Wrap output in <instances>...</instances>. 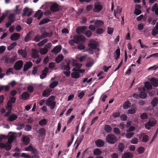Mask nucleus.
<instances>
[{
	"instance_id": "obj_2",
	"label": "nucleus",
	"mask_w": 158,
	"mask_h": 158,
	"mask_svg": "<svg viewBox=\"0 0 158 158\" xmlns=\"http://www.w3.org/2000/svg\"><path fill=\"white\" fill-rule=\"evenodd\" d=\"M152 88V86L150 82L148 81L145 82L144 86L143 88V91H141L139 93V97L142 99L145 98L147 97V94L144 91L148 93L149 90Z\"/></svg>"
},
{
	"instance_id": "obj_29",
	"label": "nucleus",
	"mask_w": 158,
	"mask_h": 158,
	"mask_svg": "<svg viewBox=\"0 0 158 158\" xmlns=\"http://www.w3.org/2000/svg\"><path fill=\"white\" fill-rule=\"evenodd\" d=\"M125 149L124 145L122 143H119L118 145V150L120 152H123Z\"/></svg>"
},
{
	"instance_id": "obj_39",
	"label": "nucleus",
	"mask_w": 158,
	"mask_h": 158,
	"mask_svg": "<svg viewBox=\"0 0 158 158\" xmlns=\"http://www.w3.org/2000/svg\"><path fill=\"white\" fill-rule=\"evenodd\" d=\"M15 15L14 14H11L10 15L8 18V21H11V22H14V19L15 18Z\"/></svg>"
},
{
	"instance_id": "obj_33",
	"label": "nucleus",
	"mask_w": 158,
	"mask_h": 158,
	"mask_svg": "<svg viewBox=\"0 0 158 158\" xmlns=\"http://www.w3.org/2000/svg\"><path fill=\"white\" fill-rule=\"evenodd\" d=\"M133 157L132 154L130 152H126L123 153L122 158H132Z\"/></svg>"
},
{
	"instance_id": "obj_22",
	"label": "nucleus",
	"mask_w": 158,
	"mask_h": 158,
	"mask_svg": "<svg viewBox=\"0 0 158 158\" xmlns=\"http://www.w3.org/2000/svg\"><path fill=\"white\" fill-rule=\"evenodd\" d=\"M96 145L98 147H101L104 145V142L102 139H98L95 142Z\"/></svg>"
},
{
	"instance_id": "obj_27",
	"label": "nucleus",
	"mask_w": 158,
	"mask_h": 158,
	"mask_svg": "<svg viewBox=\"0 0 158 158\" xmlns=\"http://www.w3.org/2000/svg\"><path fill=\"white\" fill-rule=\"evenodd\" d=\"M43 15V13L41 11V10H38L34 15L35 17H37L38 19H40Z\"/></svg>"
},
{
	"instance_id": "obj_32",
	"label": "nucleus",
	"mask_w": 158,
	"mask_h": 158,
	"mask_svg": "<svg viewBox=\"0 0 158 158\" xmlns=\"http://www.w3.org/2000/svg\"><path fill=\"white\" fill-rule=\"evenodd\" d=\"M63 58L64 56L60 54L56 57L55 59V61L57 63H60L62 61Z\"/></svg>"
},
{
	"instance_id": "obj_11",
	"label": "nucleus",
	"mask_w": 158,
	"mask_h": 158,
	"mask_svg": "<svg viewBox=\"0 0 158 158\" xmlns=\"http://www.w3.org/2000/svg\"><path fill=\"white\" fill-rule=\"evenodd\" d=\"M16 60V57L13 56L11 58L6 57L4 60L5 63H6L13 64Z\"/></svg>"
},
{
	"instance_id": "obj_44",
	"label": "nucleus",
	"mask_w": 158,
	"mask_h": 158,
	"mask_svg": "<svg viewBox=\"0 0 158 158\" xmlns=\"http://www.w3.org/2000/svg\"><path fill=\"white\" fill-rule=\"evenodd\" d=\"M31 33L29 32L26 35L24 41L26 42H27L30 40H31Z\"/></svg>"
},
{
	"instance_id": "obj_19",
	"label": "nucleus",
	"mask_w": 158,
	"mask_h": 158,
	"mask_svg": "<svg viewBox=\"0 0 158 158\" xmlns=\"http://www.w3.org/2000/svg\"><path fill=\"white\" fill-rule=\"evenodd\" d=\"M50 10L52 12L57 11L59 10V6L57 4H53L50 6Z\"/></svg>"
},
{
	"instance_id": "obj_46",
	"label": "nucleus",
	"mask_w": 158,
	"mask_h": 158,
	"mask_svg": "<svg viewBox=\"0 0 158 158\" xmlns=\"http://www.w3.org/2000/svg\"><path fill=\"white\" fill-rule=\"evenodd\" d=\"M40 36L39 35H36L33 40V41L35 42H38L40 40H41Z\"/></svg>"
},
{
	"instance_id": "obj_12",
	"label": "nucleus",
	"mask_w": 158,
	"mask_h": 158,
	"mask_svg": "<svg viewBox=\"0 0 158 158\" xmlns=\"http://www.w3.org/2000/svg\"><path fill=\"white\" fill-rule=\"evenodd\" d=\"M23 11V12L22 14L23 16L27 15V16L29 17L31 15L32 12L31 10H29L27 7L24 8Z\"/></svg>"
},
{
	"instance_id": "obj_62",
	"label": "nucleus",
	"mask_w": 158,
	"mask_h": 158,
	"mask_svg": "<svg viewBox=\"0 0 158 158\" xmlns=\"http://www.w3.org/2000/svg\"><path fill=\"white\" fill-rule=\"evenodd\" d=\"M113 131L117 135L119 134L120 133V130L118 128H114Z\"/></svg>"
},
{
	"instance_id": "obj_20",
	"label": "nucleus",
	"mask_w": 158,
	"mask_h": 158,
	"mask_svg": "<svg viewBox=\"0 0 158 158\" xmlns=\"http://www.w3.org/2000/svg\"><path fill=\"white\" fill-rule=\"evenodd\" d=\"M104 24L103 21L97 20L94 23V25L96 28H98L102 27Z\"/></svg>"
},
{
	"instance_id": "obj_37",
	"label": "nucleus",
	"mask_w": 158,
	"mask_h": 158,
	"mask_svg": "<svg viewBox=\"0 0 158 158\" xmlns=\"http://www.w3.org/2000/svg\"><path fill=\"white\" fill-rule=\"evenodd\" d=\"M58 84V82L57 81H54L51 82L50 85L49 87L52 89H53L56 87Z\"/></svg>"
},
{
	"instance_id": "obj_5",
	"label": "nucleus",
	"mask_w": 158,
	"mask_h": 158,
	"mask_svg": "<svg viewBox=\"0 0 158 158\" xmlns=\"http://www.w3.org/2000/svg\"><path fill=\"white\" fill-rule=\"evenodd\" d=\"M106 141L110 144L115 143L117 141L116 137L112 134H109L106 137Z\"/></svg>"
},
{
	"instance_id": "obj_26",
	"label": "nucleus",
	"mask_w": 158,
	"mask_h": 158,
	"mask_svg": "<svg viewBox=\"0 0 158 158\" xmlns=\"http://www.w3.org/2000/svg\"><path fill=\"white\" fill-rule=\"evenodd\" d=\"M152 85L154 87L158 86V80L157 78H152L150 80Z\"/></svg>"
},
{
	"instance_id": "obj_31",
	"label": "nucleus",
	"mask_w": 158,
	"mask_h": 158,
	"mask_svg": "<svg viewBox=\"0 0 158 158\" xmlns=\"http://www.w3.org/2000/svg\"><path fill=\"white\" fill-rule=\"evenodd\" d=\"M18 117V116L14 114H12L9 116L8 121L10 122L16 120Z\"/></svg>"
},
{
	"instance_id": "obj_30",
	"label": "nucleus",
	"mask_w": 158,
	"mask_h": 158,
	"mask_svg": "<svg viewBox=\"0 0 158 158\" xmlns=\"http://www.w3.org/2000/svg\"><path fill=\"white\" fill-rule=\"evenodd\" d=\"M151 10L152 11H155L156 15H158V6L157 3H155L152 8Z\"/></svg>"
},
{
	"instance_id": "obj_59",
	"label": "nucleus",
	"mask_w": 158,
	"mask_h": 158,
	"mask_svg": "<svg viewBox=\"0 0 158 158\" xmlns=\"http://www.w3.org/2000/svg\"><path fill=\"white\" fill-rule=\"evenodd\" d=\"M104 31V30L102 28H98L96 30V33L99 34L102 33Z\"/></svg>"
},
{
	"instance_id": "obj_1",
	"label": "nucleus",
	"mask_w": 158,
	"mask_h": 158,
	"mask_svg": "<svg viewBox=\"0 0 158 158\" xmlns=\"http://www.w3.org/2000/svg\"><path fill=\"white\" fill-rule=\"evenodd\" d=\"M85 36L82 35L74 36V39L73 40L74 42L75 43L78 44L77 46V49L80 50L85 49V47L83 43L85 42Z\"/></svg>"
},
{
	"instance_id": "obj_41",
	"label": "nucleus",
	"mask_w": 158,
	"mask_h": 158,
	"mask_svg": "<svg viewBox=\"0 0 158 158\" xmlns=\"http://www.w3.org/2000/svg\"><path fill=\"white\" fill-rule=\"evenodd\" d=\"M19 6L17 5L16 6V9L14 10V12L17 15L20 14L21 9L19 8Z\"/></svg>"
},
{
	"instance_id": "obj_35",
	"label": "nucleus",
	"mask_w": 158,
	"mask_h": 158,
	"mask_svg": "<svg viewBox=\"0 0 158 158\" xmlns=\"http://www.w3.org/2000/svg\"><path fill=\"white\" fill-rule=\"evenodd\" d=\"M23 143L25 144H28L30 142V138L27 136H24L22 138Z\"/></svg>"
},
{
	"instance_id": "obj_25",
	"label": "nucleus",
	"mask_w": 158,
	"mask_h": 158,
	"mask_svg": "<svg viewBox=\"0 0 158 158\" xmlns=\"http://www.w3.org/2000/svg\"><path fill=\"white\" fill-rule=\"evenodd\" d=\"M29 97V94L27 92H23L21 95L22 99L25 100H27Z\"/></svg>"
},
{
	"instance_id": "obj_6",
	"label": "nucleus",
	"mask_w": 158,
	"mask_h": 158,
	"mask_svg": "<svg viewBox=\"0 0 158 158\" xmlns=\"http://www.w3.org/2000/svg\"><path fill=\"white\" fill-rule=\"evenodd\" d=\"M156 123V121L154 118H151L149 119L148 122L145 124V127L146 129L149 130L150 129V127L154 126Z\"/></svg>"
},
{
	"instance_id": "obj_18",
	"label": "nucleus",
	"mask_w": 158,
	"mask_h": 158,
	"mask_svg": "<svg viewBox=\"0 0 158 158\" xmlns=\"http://www.w3.org/2000/svg\"><path fill=\"white\" fill-rule=\"evenodd\" d=\"M61 50V47L60 45L55 46L51 51V52L54 53H59Z\"/></svg>"
},
{
	"instance_id": "obj_49",
	"label": "nucleus",
	"mask_w": 158,
	"mask_h": 158,
	"mask_svg": "<svg viewBox=\"0 0 158 158\" xmlns=\"http://www.w3.org/2000/svg\"><path fill=\"white\" fill-rule=\"evenodd\" d=\"M148 22L149 24L154 25L155 24L156 21L153 19L152 17H149L148 18Z\"/></svg>"
},
{
	"instance_id": "obj_21",
	"label": "nucleus",
	"mask_w": 158,
	"mask_h": 158,
	"mask_svg": "<svg viewBox=\"0 0 158 158\" xmlns=\"http://www.w3.org/2000/svg\"><path fill=\"white\" fill-rule=\"evenodd\" d=\"M32 65V63L31 62H27L24 65L23 71H26Z\"/></svg>"
},
{
	"instance_id": "obj_7",
	"label": "nucleus",
	"mask_w": 158,
	"mask_h": 158,
	"mask_svg": "<svg viewBox=\"0 0 158 158\" xmlns=\"http://www.w3.org/2000/svg\"><path fill=\"white\" fill-rule=\"evenodd\" d=\"M103 6L100 2H97L94 4V7L93 11L94 12L98 13L102 9Z\"/></svg>"
},
{
	"instance_id": "obj_58",
	"label": "nucleus",
	"mask_w": 158,
	"mask_h": 158,
	"mask_svg": "<svg viewBox=\"0 0 158 158\" xmlns=\"http://www.w3.org/2000/svg\"><path fill=\"white\" fill-rule=\"evenodd\" d=\"M138 139L136 138H134L132 139L131 143L132 144H136L138 143Z\"/></svg>"
},
{
	"instance_id": "obj_61",
	"label": "nucleus",
	"mask_w": 158,
	"mask_h": 158,
	"mask_svg": "<svg viewBox=\"0 0 158 158\" xmlns=\"http://www.w3.org/2000/svg\"><path fill=\"white\" fill-rule=\"evenodd\" d=\"M120 118L121 120L125 121L127 119V116L126 114H124L120 116Z\"/></svg>"
},
{
	"instance_id": "obj_53",
	"label": "nucleus",
	"mask_w": 158,
	"mask_h": 158,
	"mask_svg": "<svg viewBox=\"0 0 158 158\" xmlns=\"http://www.w3.org/2000/svg\"><path fill=\"white\" fill-rule=\"evenodd\" d=\"M39 131L40 136H41L44 135L46 133V131L44 129V128L40 129L39 130Z\"/></svg>"
},
{
	"instance_id": "obj_24",
	"label": "nucleus",
	"mask_w": 158,
	"mask_h": 158,
	"mask_svg": "<svg viewBox=\"0 0 158 158\" xmlns=\"http://www.w3.org/2000/svg\"><path fill=\"white\" fill-rule=\"evenodd\" d=\"M71 74V76L72 78L77 79L80 77V75L77 71H74Z\"/></svg>"
},
{
	"instance_id": "obj_3",
	"label": "nucleus",
	"mask_w": 158,
	"mask_h": 158,
	"mask_svg": "<svg viewBox=\"0 0 158 158\" xmlns=\"http://www.w3.org/2000/svg\"><path fill=\"white\" fill-rule=\"evenodd\" d=\"M62 68L64 69V74L67 77L69 76V60L66 59L62 63Z\"/></svg>"
},
{
	"instance_id": "obj_15",
	"label": "nucleus",
	"mask_w": 158,
	"mask_h": 158,
	"mask_svg": "<svg viewBox=\"0 0 158 158\" xmlns=\"http://www.w3.org/2000/svg\"><path fill=\"white\" fill-rule=\"evenodd\" d=\"M20 37V35L19 33H15L10 36V39L13 41H16L18 40Z\"/></svg>"
},
{
	"instance_id": "obj_56",
	"label": "nucleus",
	"mask_w": 158,
	"mask_h": 158,
	"mask_svg": "<svg viewBox=\"0 0 158 158\" xmlns=\"http://www.w3.org/2000/svg\"><path fill=\"white\" fill-rule=\"evenodd\" d=\"M94 64V62L93 60H92L90 62L86 64L85 65L87 67H91Z\"/></svg>"
},
{
	"instance_id": "obj_23",
	"label": "nucleus",
	"mask_w": 158,
	"mask_h": 158,
	"mask_svg": "<svg viewBox=\"0 0 158 158\" xmlns=\"http://www.w3.org/2000/svg\"><path fill=\"white\" fill-rule=\"evenodd\" d=\"M31 152V153L33 154L31 158H38V152L36 149L33 148Z\"/></svg>"
},
{
	"instance_id": "obj_10",
	"label": "nucleus",
	"mask_w": 158,
	"mask_h": 158,
	"mask_svg": "<svg viewBox=\"0 0 158 158\" xmlns=\"http://www.w3.org/2000/svg\"><path fill=\"white\" fill-rule=\"evenodd\" d=\"M87 29V27L85 26L80 27L77 28L76 30V32L78 34V35H80V33H83L84 34L85 32V30ZM76 35V36H77Z\"/></svg>"
},
{
	"instance_id": "obj_43",
	"label": "nucleus",
	"mask_w": 158,
	"mask_h": 158,
	"mask_svg": "<svg viewBox=\"0 0 158 158\" xmlns=\"http://www.w3.org/2000/svg\"><path fill=\"white\" fill-rule=\"evenodd\" d=\"M104 129L105 131L107 133L110 132L111 131V127L108 125H105Z\"/></svg>"
},
{
	"instance_id": "obj_17",
	"label": "nucleus",
	"mask_w": 158,
	"mask_h": 158,
	"mask_svg": "<svg viewBox=\"0 0 158 158\" xmlns=\"http://www.w3.org/2000/svg\"><path fill=\"white\" fill-rule=\"evenodd\" d=\"M48 72V69L47 67H46L43 70L42 73L40 75V77L41 79H43L45 78L47 75V73Z\"/></svg>"
},
{
	"instance_id": "obj_9",
	"label": "nucleus",
	"mask_w": 158,
	"mask_h": 158,
	"mask_svg": "<svg viewBox=\"0 0 158 158\" xmlns=\"http://www.w3.org/2000/svg\"><path fill=\"white\" fill-rule=\"evenodd\" d=\"M23 62L22 60H19L17 61L14 66L15 69L16 70H19L21 69L23 65Z\"/></svg>"
},
{
	"instance_id": "obj_63",
	"label": "nucleus",
	"mask_w": 158,
	"mask_h": 158,
	"mask_svg": "<svg viewBox=\"0 0 158 158\" xmlns=\"http://www.w3.org/2000/svg\"><path fill=\"white\" fill-rule=\"evenodd\" d=\"M158 34V30L155 28L153 29L152 31V34L153 36H155Z\"/></svg>"
},
{
	"instance_id": "obj_16",
	"label": "nucleus",
	"mask_w": 158,
	"mask_h": 158,
	"mask_svg": "<svg viewBox=\"0 0 158 158\" xmlns=\"http://www.w3.org/2000/svg\"><path fill=\"white\" fill-rule=\"evenodd\" d=\"M52 90L49 88H47L46 89L44 90L42 93V96L44 97H48L50 95Z\"/></svg>"
},
{
	"instance_id": "obj_36",
	"label": "nucleus",
	"mask_w": 158,
	"mask_h": 158,
	"mask_svg": "<svg viewBox=\"0 0 158 158\" xmlns=\"http://www.w3.org/2000/svg\"><path fill=\"white\" fill-rule=\"evenodd\" d=\"M102 153V151L98 148L95 149L93 151V154L95 156H99Z\"/></svg>"
},
{
	"instance_id": "obj_13",
	"label": "nucleus",
	"mask_w": 158,
	"mask_h": 158,
	"mask_svg": "<svg viewBox=\"0 0 158 158\" xmlns=\"http://www.w3.org/2000/svg\"><path fill=\"white\" fill-rule=\"evenodd\" d=\"M32 53L31 54V57L35 59L38 58L39 56L38 54L39 52L35 49L33 48L32 49Z\"/></svg>"
},
{
	"instance_id": "obj_14",
	"label": "nucleus",
	"mask_w": 158,
	"mask_h": 158,
	"mask_svg": "<svg viewBox=\"0 0 158 158\" xmlns=\"http://www.w3.org/2000/svg\"><path fill=\"white\" fill-rule=\"evenodd\" d=\"M98 43L95 41L90 40L88 44V46L92 49H96L98 46Z\"/></svg>"
},
{
	"instance_id": "obj_60",
	"label": "nucleus",
	"mask_w": 158,
	"mask_h": 158,
	"mask_svg": "<svg viewBox=\"0 0 158 158\" xmlns=\"http://www.w3.org/2000/svg\"><path fill=\"white\" fill-rule=\"evenodd\" d=\"M142 119H147L148 118V115L146 113H143L140 116Z\"/></svg>"
},
{
	"instance_id": "obj_54",
	"label": "nucleus",
	"mask_w": 158,
	"mask_h": 158,
	"mask_svg": "<svg viewBox=\"0 0 158 158\" xmlns=\"http://www.w3.org/2000/svg\"><path fill=\"white\" fill-rule=\"evenodd\" d=\"M148 140V136L147 135H144L143 137L142 141L143 142H146Z\"/></svg>"
},
{
	"instance_id": "obj_52",
	"label": "nucleus",
	"mask_w": 158,
	"mask_h": 158,
	"mask_svg": "<svg viewBox=\"0 0 158 158\" xmlns=\"http://www.w3.org/2000/svg\"><path fill=\"white\" fill-rule=\"evenodd\" d=\"M145 149L143 147H140L138 148L137 152L139 154L143 153Z\"/></svg>"
},
{
	"instance_id": "obj_47",
	"label": "nucleus",
	"mask_w": 158,
	"mask_h": 158,
	"mask_svg": "<svg viewBox=\"0 0 158 158\" xmlns=\"http://www.w3.org/2000/svg\"><path fill=\"white\" fill-rule=\"evenodd\" d=\"M17 45L16 42H14L10 45V46L7 48V49L9 50H11L13 49Z\"/></svg>"
},
{
	"instance_id": "obj_57",
	"label": "nucleus",
	"mask_w": 158,
	"mask_h": 158,
	"mask_svg": "<svg viewBox=\"0 0 158 158\" xmlns=\"http://www.w3.org/2000/svg\"><path fill=\"white\" fill-rule=\"evenodd\" d=\"M134 14L136 15H138L141 13V11L137 8H135L134 11Z\"/></svg>"
},
{
	"instance_id": "obj_34",
	"label": "nucleus",
	"mask_w": 158,
	"mask_h": 158,
	"mask_svg": "<svg viewBox=\"0 0 158 158\" xmlns=\"http://www.w3.org/2000/svg\"><path fill=\"white\" fill-rule=\"evenodd\" d=\"M18 53L21 55L23 57L26 58L27 56V53L26 51L23 50H19Z\"/></svg>"
},
{
	"instance_id": "obj_4",
	"label": "nucleus",
	"mask_w": 158,
	"mask_h": 158,
	"mask_svg": "<svg viewBox=\"0 0 158 158\" xmlns=\"http://www.w3.org/2000/svg\"><path fill=\"white\" fill-rule=\"evenodd\" d=\"M55 98L54 96H51L47 100L46 105L50 106L51 109H53L56 106V102H55Z\"/></svg>"
},
{
	"instance_id": "obj_50",
	"label": "nucleus",
	"mask_w": 158,
	"mask_h": 158,
	"mask_svg": "<svg viewBox=\"0 0 158 158\" xmlns=\"http://www.w3.org/2000/svg\"><path fill=\"white\" fill-rule=\"evenodd\" d=\"M15 137V136L13 134L10 135L8 139V143H11L13 142Z\"/></svg>"
},
{
	"instance_id": "obj_51",
	"label": "nucleus",
	"mask_w": 158,
	"mask_h": 158,
	"mask_svg": "<svg viewBox=\"0 0 158 158\" xmlns=\"http://www.w3.org/2000/svg\"><path fill=\"white\" fill-rule=\"evenodd\" d=\"M84 52H88L89 54H93L94 53L93 50L90 49V48H89L88 49H85L83 50Z\"/></svg>"
},
{
	"instance_id": "obj_55",
	"label": "nucleus",
	"mask_w": 158,
	"mask_h": 158,
	"mask_svg": "<svg viewBox=\"0 0 158 158\" xmlns=\"http://www.w3.org/2000/svg\"><path fill=\"white\" fill-rule=\"evenodd\" d=\"M134 135V133L132 132H128L126 134V137L128 139L131 138Z\"/></svg>"
},
{
	"instance_id": "obj_28",
	"label": "nucleus",
	"mask_w": 158,
	"mask_h": 158,
	"mask_svg": "<svg viewBox=\"0 0 158 158\" xmlns=\"http://www.w3.org/2000/svg\"><path fill=\"white\" fill-rule=\"evenodd\" d=\"M158 104V98L156 97L153 98L151 102V104L153 107L156 106Z\"/></svg>"
},
{
	"instance_id": "obj_38",
	"label": "nucleus",
	"mask_w": 158,
	"mask_h": 158,
	"mask_svg": "<svg viewBox=\"0 0 158 158\" xmlns=\"http://www.w3.org/2000/svg\"><path fill=\"white\" fill-rule=\"evenodd\" d=\"M131 103L129 101L126 102L123 105V108L124 109H127L131 106Z\"/></svg>"
},
{
	"instance_id": "obj_48",
	"label": "nucleus",
	"mask_w": 158,
	"mask_h": 158,
	"mask_svg": "<svg viewBox=\"0 0 158 158\" xmlns=\"http://www.w3.org/2000/svg\"><path fill=\"white\" fill-rule=\"evenodd\" d=\"M47 123V121L45 119H42L39 122V124L41 126H43L46 125Z\"/></svg>"
},
{
	"instance_id": "obj_42",
	"label": "nucleus",
	"mask_w": 158,
	"mask_h": 158,
	"mask_svg": "<svg viewBox=\"0 0 158 158\" xmlns=\"http://www.w3.org/2000/svg\"><path fill=\"white\" fill-rule=\"evenodd\" d=\"M116 56V57L115 58V60H117L119 57L120 55V49L119 48H118L116 49L114 52Z\"/></svg>"
},
{
	"instance_id": "obj_8",
	"label": "nucleus",
	"mask_w": 158,
	"mask_h": 158,
	"mask_svg": "<svg viewBox=\"0 0 158 158\" xmlns=\"http://www.w3.org/2000/svg\"><path fill=\"white\" fill-rule=\"evenodd\" d=\"M16 100V98L14 97H11L10 99L7 102V106H6V109H12V104L14 103Z\"/></svg>"
},
{
	"instance_id": "obj_40",
	"label": "nucleus",
	"mask_w": 158,
	"mask_h": 158,
	"mask_svg": "<svg viewBox=\"0 0 158 158\" xmlns=\"http://www.w3.org/2000/svg\"><path fill=\"white\" fill-rule=\"evenodd\" d=\"M50 20L48 18H45L41 20L39 23V25H41L47 23L49 22Z\"/></svg>"
},
{
	"instance_id": "obj_64",
	"label": "nucleus",
	"mask_w": 158,
	"mask_h": 158,
	"mask_svg": "<svg viewBox=\"0 0 158 158\" xmlns=\"http://www.w3.org/2000/svg\"><path fill=\"white\" fill-rule=\"evenodd\" d=\"M48 35V33L47 32H43L40 35L42 39L46 38Z\"/></svg>"
},
{
	"instance_id": "obj_45",
	"label": "nucleus",
	"mask_w": 158,
	"mask_h": 158,
	"mask_svg": "<svg viewBox=\"0 0 158 158\" xmlns=\"http://www.w3.org/2000/svg\"><path fill=\"white\" fill-rule=\"evenodd\" d=\"M48 51V49L44 47L43 48L40 49V52L41 54L45 55L47 53Z\"/></svg>"
}]
</instances>
